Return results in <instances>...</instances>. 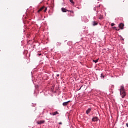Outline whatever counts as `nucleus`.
<instances>
[{"label":"nucleus","instance_id":"obj_1","mask_svg":"<svg viewBox=\"0 0 128 128\" xmlns=\"http://www.w3.org/2000/svg\"><path fill=\"white\" fill-rule=\"evenodd\" d=\"M120 92V95L122 96V98H124L126 96V91H124V86H120V88L119 89Z\"/></svg>","mask_w":128,"mask_h":128},{"label":"nucleus","instance_id":"obj_2","mask_svg":"<svg viewBox=\"0 0 128 128\" xmlns=\"http://www.w3.org/2000/svg\"><path fill=\"white\" fill-rule=\"evenodd\" d=\"M124 24L122 23H120L119 24V28H120V30H124Z\"/></svg>","mask_w":128,"mask_h":128},{"label":"nucleus","instance_id":"obj_3","mask_svg":"<svg viewBox=\"0 0 128 128\" xmlns=\"http://www.w3.org/2000/svg\"><path fill=\"white\" fill-rule=\"evenodd\" d=\"M70 102V100H68V102H63L62 103V106H68V102Z\"/></svg>","mask_w":128,"mask_h":128},{"label":"nucleus","instance_id":"obj_4","mask_svg":"<svg viewBox=\"0 0 128 128\" xmlns=\"http://www.w3.org/2000/svg\"><path fill=\"white\" fill-rule=\"evenodd\" d=\"M98 118L95 116L92 118V122H98Z\"/></svg>","mask_w":128,"mask_h":128},{"label":"nucleus","instance_id":"obj_5","mask_svg":"<svg viewBox=\"0 0 128 128\" xmlns=\"http://www.w3.org/2000/svg\"><path fill=\"white\" fill-rule=\"evenodd\" d=\"M92 112V108H88L86 110V114H88L90 112Z\"/></svg>","mask_w":128,"mask_h":128},{"label":"nucleus","instance_id":"obj_6","mask_svg":"<svg viewBox=\"0 0 128 128\" xmlns=\"http://www.w3.org/2000/svg\"><path fill=\"white\" fill-rule=\"evenodd\" d=\"M62 12H68V10H66V8H62Z\"/></svg>","mask_w":128,"mask_h":128},{"label":"nucleus","instance_id":"obj_7","mask_svg":"<svg viewBox=\"0 0 128 128\" xmlns=\"http://www.w3.org/2000/svg\"><path fill=\"white\" fill-rule=\"evenodd\" d=\"M44 120H40L37 122L38 124H44Z\"/></svg>","mask_w":128,"mask_h":128},{"label":"nucleus","instance_id":"obj_8","mask_svg":"<svg viewBox=\"0 0 128 128\" xmlns=\"http://www.w3.org/2000/svg\"><path fill=\"white\" fill-rule=\"evenodd\" d=\"M56 114H58V111L52 113V116H56Z\"/></svg>","mask_w":128,"mask_h":128},{"label":"nucleus","instance_id":"obj_9","mask_svg":"<svg viewBox=\"0 0 128 128\" xmlns=\"http://www.w3.org/2000/svg\"><path fill=\"white\" fill-rule=\"evenodd\" d=\"M92 25H93L94 26H98V22H96V21H94V22H92Z\"/></svg>","mask_w":128,"mask_h":128},{"label":"nucleus","instance_id":"obj_10","mask_svg":"<svg viewBox=\"0 0 128 128\" xmlns=\"http://www.w3.org/2000/svg\"><path fill=\"white\" fill-rule=\"evenodd\" d=\"M44 6H42V8H41L38 10V12H42V10H44Z\"/></svg>","mask_w":128,"mask_h":128},{"label":"nucleus","instance_id":"obj_11","mask_svg":"<svg viewBox=\"0 0 128 128\" xmlns=\"http://www.w3.org/2000/svg\"><path fill=\"white\" fill-rule=\"evenodd\" d=\"M100 5H98V6H96V7H94V10H96V8H100Z\"/></svg>","mask_w":128,"mask_h":128},{"label":"nucleus","instance_id":"obj_12","mask_svg":"<svg viewBox=\"0 0 128 128\" xmlns=\"http://www.w3.org/2000/svg\"><path fill=\"white\" fill-rule=\"evenodd\" d=\"M94 62H95V64H96L98 62V59H97L96 60H93Z\"/></svg>","mask_w":128,"mask_h":128},{"label":"nucleus","instance_id":"obj_13","mask_svg":"<svg viewBox=\"0 0 128 128\" xmlns=\"http://www.w3.org/2000/svg\"><path fill=\"white\" fill-rule=\"evenodd\" d=\"M100 78H104V74H102L100 75Z\"/></svg>","mask_w":128,"mask_h":128},{"label":"nucleus","instance_id":"obj_14","mask_svg":"<svg viewBox=\"0 0 128 128\" xmlns=\"http://www.w3.org/2000/svg\"><path fill=\"white\" fill-rule=\"evenodd\" d=\"M70 2L72 4H74V2L73 0H70Z\"/></svg>","mask_w":128,"mask_h":128},{"label":"nucleus","instance_id":"obj_15","mask_svg":"<svg viewBox=\"0 0 128 128\" xmlns=\"http://www.w3.org/2000/svg\"><path fill=\"white\" fill-rule=\"evenodd\" d=\"M111 26H116V24L114 23H112Z\"/></svg>","mask_w":128,"mask_h":128},{"label":"nucleus","instance_id":"obj_16","mask_svg":"<svg viewBox=\"0 0 128 128\" xmlns=\"http://www.w3.org/2000/svg\"><path fill=\"white\" fill-rule=\"evenodd\" d=\"M68 12H72V14H74V10H68Z\"/></svg>","mask_w":128,"mask_h":128},{"label":"nucleus","instance_id":"obj_17","mask_svg":"<svg viewBox=\"0 0 128 128\" xmlns=\"http://www.w3.org/2000/svg\"><path fill=\"white\" fill-rule=\"evenodd\" d=\"M116 30H120V28H116V27H114Z\"/></svg>","mask_w":128,"mask_h":128},{"label":"nucleus","instance_id":"obj_18","mask_svg":"<svg viewBox=\"0 0 128 128\" xmlns=\"http://www.w3.org/2000/svg\"><path fill=\"white\" fill-rule=\"evenodd\" d=\"M48 8H45V10H44V12H46Z\"/></svg>","mask_w":128,"mask_h":128},{"label":"nucleus","instance_id":"obj_19","mask_svg":"<svg viewBox=\"0 0 128 128\" xmlns=\"http://www.w3.org/2000/svg\"><path fill=\"white\" fill-rule=\"evenodd\" d=\"M102 16H100V18H99V20H102Z\"/></svg>","mask_w":128,"mask_h":128},{"label":"nucleus","instance_id":"obj_20","mask_svg":"<svg viewBox=\"0 0 128 128\" xmlns=\"http://www.w3.org/2000/svg\"><path fill=\"white\" fill-rule=\"evenodd\" d=\"M58 124H62V122H60L58 123Z\"/></svg>","mask_w":128,"mask_h":128},{"label":"nucleus","instance_id":"obj_21","mask_svg":"<svg viewBox=\"0 0 128 128\" xmlns=\"http://www.w3.org/2000/svg\"><path fill=\"white\" fill-rule=\"evenodd\" d=\"M126 126H127V128H128V123L126 124Z\"/></svg>","mask_w":128,"mask_h":128},{"label":"nucleus","instance_id":"obj_22","mask_svg":"<svg viewBox=\"0 0 128 128\" xmlns=\"http://www.w3.org/2000/svg\"><path fill=\"white\" fill-rule=\"evenodd\" d=\"M38 55L40 56H42V54H38Z\"/></svg>","mask_w":128,"mask_h":128},{"label":"nucleus","instance_id":"obj_23","mask_svg":"<svg viewBox=\"0 0 128 128\" xmlns=\"http://www.w3.org/2000/svg\"><path fill=\"white\" fill-rule=\"evenodd\" d=\"M56 76H60V74H58L56 75Z\"/></svg>","mask_w":128,"mask_h":128},{"label":"nucleus","instance_id":"obj_24","mask_svg":"<svg viewBox=\"0 0 128 128\" xmlns=\"http://www.w3.org/2000/svg\"><path fill=\"white\" fill-rule=\"evenodd\" d=\"M80 88H82V87H80V88L78 90H80Z\"/></svg>","mask_w":128,"mask_h":128},{"label":"nucleus","instance_id":"obj_25","mask_svg":"<svg viewBox=\"0 0 128 128\" xmlns=\"http://www.w3.org/2000/svg\"><path fill=\"white\" fill-rule=\"evenodd\" d=\"M50 114L52 116V113H50Z\"/></svg>","mask_w":128,"mask_h":128},{"label":"nucleus","instance_id":"obj_26","mask_svg":"<svg viewBox=\"0 0 128 128\" xmlns=\"http://www.w3.org/2000/svg\"><path fill=\"white\" fill-rule=\"evenodd\" d=\"M77 8H78V10L80 9V8L78 7H77Z\"/></svg>","mask_w":128,"mask_h":128},{"label":"nucleus","instance_id":"obj_27","mask_svg":"<svg viewBox=\"0 0 128 128\" xmlns=\"http://www.w3.org/2000/svg\"><path fill=\"white\" fill-rule=\"evenodd\" d=\"M98 12V11L97 12Z\"/></svg>","mask_w":128,"mask_h":128},{"label":"nucleus","instance_id":"obj_28","mask_svg":"<svg viewBox=\"0 0 128 128\" xmlns=\"http://www.w3.org/2000/svg\"><path fill=\"white\" fill-rule=\"evenodd\" d=\"M124 40V39H122V40Z\"/></svg>","mask_w":128,"mask_h":128}]
</instances>
